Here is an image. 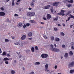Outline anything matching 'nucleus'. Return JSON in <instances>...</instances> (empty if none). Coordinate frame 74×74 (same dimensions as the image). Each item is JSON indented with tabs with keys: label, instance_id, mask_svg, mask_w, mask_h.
I'll return each mask as SVG.
<instances>
[{
	"label": "nucleus",
	"instance_id": "obj_1",
	"mask_svg": "<svg viewBox=\"0 0 74 74\" xmlns=\"http://www.w3.org/2000/svg\"><path fill=\"white\" fill-rule=\"evenodd\" d=\"M66 11L65 10H61V12L60 13H57V15H62V16H64V15H65L64 14V12H66Z\"/></svg>",
	"mask_w": 74,
	"mask_h": 74
},
{
	"label": "nucleus",
	"instance_id": "obj_2",
	"mask_svg": "<svg viewBox=\"0 0 74 74\" xmlns=\"http://www.w3.org/2000/svg\"><path fill=\"white\" fill-rule=\"evenodd\" d=\"M52 51L53 52H60V50L56 48H53V49H51Z\"/></svg>",
	"mask_w": 74,
	"mask_h": 74
},
{
	"label": "nucleus",
	"instance_id": "obj_3",
	"mask_svg": "<svg viewBox=\"0 0 74 74\" xmlns=\"http://www.w3.org/2000/svg\"><path fill=\"white\" fill-rule=\"evenodd\" d=\"M48 56V55L47 54H42L41 55V57L42 58H47Z\"/></svg>",
	"mask_w": 74,
	"mask_h": 74
},
{
	"label": "nucleus",
	"instance_id": "obj_4",
	"mask_svg": "<svg viewBox=\"0 0 74 74\" xmlns=\"http://www.w3.org/2000/svg\"><path fill=\"white\" fill-rule=\"evenodd\" d=\"M36 1L34 0H32V2L30 4V5H31L32 7H34V3Z\"/></svg>",
	"mask_w": 74,
	"mask_h": 74
},
{
	"label": "nucleus",
	"instance_id": "obj_5",
	"mask_svg": "<svg viewBox=\"0 0 74 74\" xmlns=\"http://www.w3.org/2000/svg\"><path fill=\"white\" fill-rule=\"evenodd\" d=\"M59 3V2H55L54 3H53V6H56V7H58V5Z\"/></svg>",
	"mask_w": 74,
	"mask_h": 74
},
{
	"label": "nucleus",
	"instance_id": "obj_6",
	"mask_svg": "<svg viewBox=\"0 0 74 74\" xmlns=\"http://www.w3.org/2000/svg\"><path fill=\"white\" fill-rule=\"evenodd\" d=\"M74 65V62H72L71 63L69 64V66L71 67H73Z\"/></svg>",
	"mask_w": 74,
	"mask_h": 74
},
{
	"label": "nucleus",
	"instance_id": "obj_7",
	"mask_svg": "<svg viewBox=\"0 0 74 74\" xmlns=\"http://www.w3.org/2000/svg\"><path fill=\"white\" fill-rule=\"evenodd\" d=\"M51 7V5H48L47 6H44L43 9H49Z\"/></svg>",
	"mask_w": 74,
	"mask_h": 74
},
{
	"label": "nucleus",
	"instance_id": "obj_8",
	"mask_svg": "<svg viewBox=\"0 0 74 74\" xmlns=\"http://www.w3.org/2000/svg\"><path fill=\"white\" fill-rule=\"evenodd\" d=\"M26 36L25 35H23L22 37H21V39L22 40H25V38H26Z\"/></svg>",
	"mask_w": 74,
	"mask_h": 74
},
{
	"label": "nucleus",
	"instance_id": "obj_9",
	"mask_svg": "<svg viewBox=\"0 0 74 74\" xmlns=\"http://www.w3.org/2000/svg\"><path fill=\"white\" fill-rule=\"evenodd\" d=\"M47 19H49L51 18V16L49 14H48L47 15Z\"/></svg>",
	"mask_w": 74,
	"mask_h": 74
},
{
	"label": "nucleus",
	"instance_id": "obj_10",
	"mask_svg": "<svg viewBox=\"0 0 74 74\" xmlns=\"http://www.w3.org/2000/svg\"><path fill=\"white\" fill-rule=\"evenodd\" d=\"M5 15V13L4 12H0V16H4Z\"/></svg>",
	"mask_w": 74,
	"mask_h": 74
},
{
	"label": "nucleus",
	"instance_id": "obj_11",
	"mask_svg": "<svg viewBox=\"0 0 74 74\" xmlns=\"http://www.w3.org/2000/svg\"><path fill=\"white\" fill-rule=\"evenodd\" d=\"M28 34L29 37H32L33 35V34L32 33V32H30Z\"/></svg>",
	"mask_w": 74,
	"mask_h": 74
},
{
	"label": "nucleus",
	"instance_id": "obj_12",
	"mask_svg": "<svg viewBox=\"0 0 74 74\" xmlns=\"http://www.w3.org/2000/svg\"><path fill=\"white\" fill-rule=\"evenodd\" d=\"M27 15L28 16H31V12H27Z\"/></svg>",
	"mask_w": 74,
	"mask_h": 74
},
{
	"label": "nucleus",
	"instance_id": "obj_13",
	"mask_svg": "<svg viewBox=\"0 0 74 74\" xmlns=\"http://www.w3.org/2000/svg\"><path fill=\"white\" fill-rule=\"evenodd\" d=\"M70 16H69V17L68 19H67L66 21V22L68 21H70V18H72L71 14H70Z\"/></svg>",
	"mask_w": 74,
	"mask_h": 74
},
{
	"label": "nucleus",
	"instance_id": "obj_14",
	"mask_svg": "<svg viewBox=\"0 0 74 74\" xmlns=\"http://www.w3.org/2000/svg\"><path fill=\"white\" fill-rule=\"evenodd\" d=\"M68 53H65L64 55V57L65 58H68Z\"/></svg>",
	"mask_w": 74,
	"mask_h": 74
},
{
	"label": "nucleus",
	"instance_id": "obj_15",
	"mask_svg": "<svg viewBox=\"0 0 74 74\" xmlns=\"http://www.w3.org/2000/svg\"><path fill=\"white\" fill-rule=\"evenodd\" d=\"M40 64V63L39 62H36L34 63V65H39V64Z\"/></svg>",
	"mask_w": 74,
	"mask_h": 74
},
{
	"label": "nucleus",
	"instance_id": "obj_16",
	"mask_svg": "<svg viewBox=\"0 0 74 74\" xmlns=\"http://www.w3.org/2000/svg\"><path fill=\"white\" fill-rule=\"evenodd\" d=\"M30 22L32 23H36V21L34 20H31L30 21Z\"/></svg>",
	"mask_w": 74,
	"mask_h": 74
},
{
	"label": "nucleus",
	"instance_id": "obj_17",
	"mask_svg": "<svg viewBox=\"0 0 74 74\" xmlns=\"http://www.w3.org/2000/svg\"><path fill=\"white\" fill-rule=\"evenodd\" d=\"M60 40V39L58 38H56L55 39V40L56 41H59Z\"/></svg>",
	"mask_w": 74,
	"mask_h": 74
},
{
	"label": "nucleus",
	"instance_id": "obj_18",
	"mask_svg": "<svg viewBox=\"0 0 74 74\" xmlns=\"http://www.w3.org/2000/svg\"><path fill=\"white\" fill-rule=\"evenodd\" d=\"M9 60V58H5L3 59V60L4 61H7V60Z\"/></svg>",
	"mask_w": 74,
	"mask_h": 74
},
{
	"label": "nucleus",
	"instance_id": "obj_19",
	"mask_svg": "<svg viewBox=\"0 0 74 74\" xmlns=\"http://www.w3.org/2000/svg\"><path fill=\"white\" fill-rule=\"evenodd\" d=\"M14 1H15V0H12V6H14V5H15V3H14Z\"/></svg>",
	"mask_w": 74,
	"mask_h": 74
},
{
	"label": "nucleus",
	"instance_id": "obj_20",
	"mask_svg": "<svg viewBox=\"0 0 74 74\" xmlns=\"http://www.w3.org/2000/svg\"><path fill=\"white\" fill-rule=\"evenodd\" d=\"M50 46L51 47V48H50V49L51 50V51H52V49H53V48H53V45H50Z\"/></svg>",
	"mask_w": 74,
	"mask_h": 74
},
{
	"label": "nucleus",
	"instance_id": "obj_21",
	"mask_svg": "<svg viewBox=\"0 0 74 74\" xmlns=\"http://www.w3.org/2000/svg\"><path fill=\"white\" fill-rule=\"evenodd\" d=\"M31 16H34L35 15V13L34 12H31Z\"/></svg>",
	"mask_w": 74,
	"mask_h": 74
},
{
	"label": "nucleus",
	"instance_id": "obj_22",
	"mask_svg": "<svg viewBox=\"0 0 74 74\" xmlns=\"http://www.w3.org/2000/svg\"><path fill=\"white\" fill-rule=\"evenodd\" d=\"M60 34H61V35H62V36H64V35H65L64 33L62 32H61Z\"/></svg>",
	"mask_w": 74,
	"mask_h": 74
},
{
	"label": "nucleus",
	"instance_id": "obj_23",
	"mask_svg": "<svg viewBox=\"0 0 74 74\" xmlns=\"http://www.w3.org/2000/svg\"><path fill=\"white\" fill-rule=\"evenodd\" d=\"M58 16L56 17L54 19V21H56L58 20Z\"/></svg>",
	"mask_w": 74,
	"mask_h": 74
},
{
	"label": "nucleus",
	"instance_id": "obj_24",
	"mask_svg": "<svg viewBox=\"0 0 74 74\" xmlns=\"http://www.w3.org/2000/svg\"><path fill=\"white\" fill-rule=\"evenodd\" d=\"M45 67L46 69H47L48 68V64H46L45 65Z\"/></svg>",
	"mask_w": 74,
	"mask_h": 74
},
{
	"label": "nucleus",
	"instance_id": "obj_25",
	"mask_svg": "<svg viewBox=\"0 0 74 74\" xmlns=\"http://www.w3.org/2000/svg\"><path fill=\"white\" fill-rule=\"evenodd\" d=\"M31 51L33 52H34V48L33 47H32L31 48Z\"/></svg>",
	"mask_w": 74,
	"mask_h": 74
},
{
	"label": "nucleus",
	"instance_id": "obj_26",
	"mask_svg": "<svg viewBox=\"0 0 74 74\" xmlns=\"http://www.w3.org/2000/svg\"><path fill=\"white\" fill-rule=\"evenodd\" d=\"M73 54V52L71 51H70L69 52V54L70 55V56H72Z\"/></svg>",
	"mask_w": 74,
	"mask_h": 74
},
{
	"label": "nucleus",
	"instance_id": "obj_27",
	"mask_svg": "<svg viewBox=\"0 0 74 74\" xmlns=\"http://www.w3.org/2000/svg\"><path fill=\"white\" fill-rule=\"evenodd\" d=\"M55 39V38L53 36H51V40L52 41H53L54 39Z\"/></svg>",
	"mask_w": 74,
	"mask_h": 74
},
{
	"label": "nucleus",
	"instance_id": "obj_28",
	"mask_svg": "<svg viewBox=\"0 0 74 74\" xmlns=\"http://www.w3.org/2000/svg\"><path fill=\"white\" fill-rule=\"evenodd\" d=\"M68 3H73V0H71L70 1H68Z\"/></svg>",
	"mask_w": 74,
	"mask_h": 74
},
{
	"label": "nucleus",
	"instance_id": "obj_29",
	"mask_svg": "<svg viewBox=\"0 0 74 74\" xmlns=\"http://www.w3.org/2000/svg\"><path fill=\"white\" fill-rule=\"evenodd\" d=\"M5 41L6 42H8L10 41V40L8 39H6L5 40Z\"/></svg>",
	"mask_w": 74,
	"mask_h": 74
},
{
	"label": "nucleus",
	"instance_id": "obj_30",
	"mask_svg": "<svg viewBox=\"0 0 74 74\" xmlns=\"http://www.w3.org/2000/svg\"><path fill=\"white\" fill-rule=\"evenodd\" d=\"M11 73L12 74H14L15 73V71L12 70L11 71Z\"/></svg>",
	"mask_w": 74,
	"mask_h": 74
},
{
	"label": "nucleus",
	"instance_id": "obj_31",
	"mask_svg": "<svg viewBox=\"0 0 74 74\" xmlns=\"http://www.w3.org/2000/svg\"><path fill=\"white\" fill-rule=\"evenodd\" d=\"M3 56H4V55H6V53L5 51H4L2 54Z\"/></svg>",
	"mask_w": 74,
	"mask_h": 74
},
{
	"label": "nucleus",
	"instance_id": "obj_32",
	"mask_svg": "<svg viewBox=\"0 0 74 74\" xmlns=\"http://www.w3.org/2000/svg\"><path fill=\"white\" fill-rule=\"evenodd\" d=\"M69 0H65L64 1H62V2H63V3H67V1H69Z\"/></svg>",
	"mask_w": 74,
	"mask_h": 74
},
{
	"label": "nucleus",
	"instance_id": "obj_33",
	"mask_svg": "<svg viewBox=\"0 0 74 74\" xmlns=\"http://www.w3.org/2000/svg\"><path fill=\"white\" fill-rule=\"evenodd\" d=\"M71 13V11H68L67 13V15H69V14H70Z\"/></svg>",
	"mask_w": 74,
	"mask_h": 74
},
{
	"label": "nucleus",
	"instance_id": "obj_34",
	"mask_svg": "<svg viewBox=\"0 0 74 74\" xmlns=\"http://www.w3.org/2000/svg\"><path fill=\"white\" fill-rule=\"evenodd\" d=\"M62 47L63 48H66V46L64 45H63L62 46Z\"/></svg>",
	"mask_w": 74,
	"mask_h": 74
},
{
	"label": "nucleus",
	"instance_id": "obj_35",
	"mask_svg": "<svg viewBox=\"0 0 74 74\" xmlns=\"http://www.w3.org/2000/svg\"><path fill=\"white\" fill-rule=\"evenodd\" d=\"M43 37L45 39H48V37H46L45 35H44Z\"/></svg>",
	"mask_w": 74,
	"mask_h": 74
},
{
	"label": "nucleus",
	"instance_id": "obj_36",
	"mask_svg": "<svg viewBox=\"0 0 74 74\" xmlns=\"http://www.w3.org/2000/svg\"><path fill=\"white\" fill-rule=\"evenodd\" d=\"M71 45L72 46H74V43L73 42H71Z\"/></svg>",
	"mask_w": 74,
	"mask_h": 74
},
{
	"label": "nucleus",
	"instance_id": "obj_37",
	"mask_svg": "<svg viewBox=\"0 0 74 74\" xmlns=\"http://www.w3.org/2000/svg\"><path fill=\"white\" fill-rule=\"evenodd\" d=\"M74 72V70H71L70 71V73H71H71H73Z\"/></svg>",
	"mask_w": 74,
	"mask_h": 74
},
{
	"label": "nucleus",
	"instance_id": "obj_38",
	"mask_svg": "<svg viewBox=\"0 0 74 74\" xmlns=\"http://www.w3.org/2000/svg\"><path fill=\"white\" fill-rule=\"evenodd\" d=\"M15 44L16 45H20V44L18 42L16 43Z\"/></svg>",
	"mask_w": 74,
	"mask_h": 74
},
{
	"label": "nucleus",
	"instance_id": "obj_39",
	"mask_svg": "<svg viewBox=\"0 0 74 74\" xmlns=\"http://www.w3.org/2000/svg\"><path fill=\"white\" fill-rule=\"evenodd\" d=\"M26 25L27 26H30V24H29V23H27Z\"/></svg>",
	"mask_w": 74,
	"mask_h": 74
},
{
	"label": "nucleus",
	"instance_id": "obj_40",
	"mask_svg": "<svg viewBox=\"0 0 74 74\" xmlns=\"http://www.w3.org/2000/svg\"><path fill=\"white\" fill-rule=\"evenodd\" d=\"M5 64H8L9 63L8 62V61H6L5 62Z\"/></svg>",
	"mask_w": 74,
	"mask_h": 74
},
{
	"label": "nucleus",
	"instance_id": "obj_41",
	"mask_svg": "<svg viewBox=\"0 0 74 74\" xmlns=\"http://www.w3.org/2000/svg\"><path fill=\"white\" fill-rule=\"evenodd\" d=\"M11 37H12V39H14L15 38V36H11Z\"/></svg>",
	"mask_w": 74,
	"mask_h": 74
},
{
	"label": "nucleus",
	"instance_id": "obj_42",
	"mask_svg": "<svg viewBox=\"0 0 74 74\" xmlns=\"http://www.w3.org/2000/svg\"><path fill=\"white\" fill-rule=\"evenodd\" d=\"M71 5H72L71 4H69L68 5V7H71Z\"/></svg>",
	"mask_w": 74,
	"mask_h": 74
},
{
	"label": "nucleus",
	"instance_id": "obj_43",
	"mask_svg": "<svg viewBox=\"0 0 74 74\" xmlns=\"http://www.w3.org/2000/svg\"><path fill=\"white\" fill-rule=\"evenodd\" d=\"M35 49L36 50H38V47L37 46H36L35 47Z\"/></svg>",
	"mask_w": 74,
	"mask_h": 74
},
{
	"label": "nucleus",
	"instance_id": "obj_44",
	"mask_svg": "<svg viewBox=\"0 0 74 74\" xmlns=\"http://www.w3.org/2000/svg\"><path fill=\"white\" fill-rule=\"evenodd\" d=\"M58 30V28H54V30L55 31H57V30Z\"/></svg>",
	"mask_w": 74,
	"mask_h": 74
},
{
	"label": "nucleus",
	"instance_id": "obj_45",
	"mask_svg": "<svg viewBox=\"0 0 74 74\" xmlns=\"http://www.w3.org/2000/svg\"><path fill=\"white\" fill-rule=\"evenodd\" d=\"M26 27V25L25 24H24V25H23V28H25V27Z\"/></svg>",
	"mask_w": 74,
	"mask_h": 74
},
{
	"label": "nucleus",
	"instance_id": "obj_46",
	"mask_svg": "<svg viewBox=\"0 0 74 74\" xmlns=\"http://www.w3.org/2000/svg\"><path fill=\"white\" fill-rule=\"evenodd\" d=\"M18 16V15L17 14H14V16Z\"/></svg>",
	"mask_w": 74,
	"mask_h": 74
},
{
	"label": "nucleus",
	"instance_id": "obj_47",
	"mask_svg": "<svg viewBox=\"0 0 74 74\" xmlns=\"http://www.w3.org/2000/svg\"><path fill=\"white\" fill-rule=\"evenodd\" d=\"M34 73V72H32L31 73H29V74H33Z\"/></svg>",
	"mask_w": 74,
	"mask_h": 74
},
{
	"label": "nucleus",
	"instance_id": "obj_48",
	"mask_svg": "<svg viewBox=\"0 0 74 74\" xmlns=\"http://www.w3.org/2000/svg\"><path fill=\"white\" fill-rule=\"evenodd\" d=\"M54 68L55 69H57V65L55 66H54Z\"/></svg>",
	"mask_w": 74,
	"mask_h": 74
},
{
	"label": "nucleus",
	"instance_id": "obj_49",
	"mask_svg": "<svg viewBox=\"0 0 74 74\" xmlns=\"http://www.w3.org/2000/svg\"><path fill=\"white\" fill-rule=\"evenodd\" d=\"M51 12H53V9H51Z\"/></svg>",
	"mask_w": 74,
	"mask_h": 74
},
{
	"label": "nucleus",
	"instance_id": "obj_50",
	"mask_svg": "<svg viewBox=\"0 0 74 74\" xmlns=\"http://www.w3.org/2000/svg\"><path fill=\"white\" fill-rule=\"evenodd\" d=\"M1 10H2V11H3V10H4V8H3V7H1Z\"/></svg>",
	"mask_w": 74,
	"mask_h": 74
},
{
	"label": "nucleus",
	"instance_id": "obj_51",
	"mask_svg": "<svg viewBox=\"0 0 74 74\" xmlns=\"http://www.w3.org/2000/svg\"><path fill=\"white\" fill-rule=\"evenodd\" d=\"M73 25H70L71 28H73Z\"/></svg>",
	"mask_w": 74,
	"mask_h": 74
},
{
	"label": "nucleus",
	"instance_id": "obj_52",
	"mask_svg": "<svg viewBox=\"0 0 74 74\" xmlns=\"http://www.w3.org/2000/svg\"><path fill=\"white\" fill-rule=\"evenodd\" d=\"M74 46H71L72 49H74Z\"/></svg>",
	"mask_w": 74,
	"mask_h": 74
},
{
	"label": "nucleus",
	"instance_id": "obj_53",
	"mask_svg": "<svg viewBox=\"0 0 74 74\" xmlns=\"http://www.w3.org/2000/svg\"><path fill=\"white\" fill-rule=\"evenodd\" d=\"M29 50H26V52L27 53H28V52H29Z\"/></svg>",
	"mask_w": 74,
	"mask_h": 74
},
{
	"label": "nucleus",
	"instance_id": "obj_54",
	"mask_svg": "<svg viewBox=\"0 0 74 74\" xmlns=\"http://www.w3.org/2000/svg\"><path fill=\"white\" fill-rule=\"evenodd\" d=\"M71 16H72V18H73V19H74V16H73V15H71Z\"/></svg>",
	"mask_w": 74,
	"mask_h": 74
},
{
	"label": "nucleus",
	"instance_id": "obj_55",
	"mask_svg": "<svg viewBox=\"0 0 74 74\" xmlns=\"http://www.w3.org/2000/svg\"><path fill=\"white\" fill-rule=\"evenodd\" d=\"M43 19L44 20H45V21H46L47 20V18H45V17L43 18Z\"/></svg>",
	"mask_w": 74,
	"mask_h": 74
},
{
	"label": "nucleus",
	"instance_id": "obj_56",
	"mask_svg": "<svg viewBox=\"0 0 74 74\" xmlns=\"http://www.w3.org/2000/svg\"><path fill=\"white\" fill-rule=\"evenodd\" d=\"M22 57V56L20 55V56L19 57V58L20 59Z\"/></svg>",
	"mask_w": 74,
	"mask_h": 74
},
{
	"label": "nucleus",
	"instance_id": "obj_57",
	"mask_svg": "<svg viewBox=\"0 0 74 74\" xmlns=\"http://www.w3.org/2000/svg\"><path fill=\"white\" fill-rule=\"evenodd\" d=\"M14 62L15 63H16V60H14Z\"/></svg>",
	"mask_w": 74,
	"mask_h": 74
},
{
	"label": "nucleus",
	"instance_id": "obj_58",
	"mask_svg": "<svg viewBox=\"0 0 74 74\" xmlns=\"http://www.w3.org/2000/svg\"><path fill=\"white\" fill-rule=\"evenodd\" d=\"M58 26H61V25L59 24H58Z\"/></svg>",
	"mask_w": 74,
	"mask_h": 74
},
{
	"label": "nucleus",
	"instance_id": "obj_59",
	"mask_svg": "<svg viewBox=\"0 0 74 74\" xmlns=\"http://www.w3.org/2000/svg\"><path fill=\"white\" fill-rule=\"evenodd\" d=\"M44 23L42 22H41L40 23V24H41L42 25H44Z\"/></svg>",
	"mask_w": 74,
	"mask_h": 74
},
{
	"label": "nucleus",
	"instance_id": "obj_60",
	"mask_svg": "<svg viewBox=\"0 0 74 74\" xmlns=\"http://www.w3.org/2000/svg\"><path fill=\"white\" fill-rule=\"evenodd\" d=\"M12 58H9V60H12Z\"/></svg>",
	"mask_w": 74,
	"mask_h": 74
},
{
	"label": "nucleus",
	"instance_id": "obj_61",
	"mask_svg": "<svg viewBox=\"0 0 74 74\" xmlns=\"http://www.w3.org/2000/svg\"><path fill=\"white\" fill-rule=\"evenodd\" d=\"M28 9L29 10H32V9L30 8H29Z\"/></svg>",
	"mask_w": 74,
	"mask_h": 74
},
{
	"label": "nucleus",
	"instance_id": "obj_62",
	"mask_svg": "<svg viewBox=\"0 0 74 74\" xmlns=\"http://www.w3.org/2000/svg\"><path fill=\"white\" fill-rule=\"evenodd\" d=\"M19 25V26H20V27H21V24L20 23H19L18 24Z\"/></svg>",
	"mask_w": 74,
	"mask_h": 74
},
{
	"label": "nucleus",
	"instance_id": "obj_63",
	"mask_svg": "<svg viewBox=\"0 0 74 74\" xmlns=\"http://www.w3.org/2000/svg\"><path fill=\"white\" fill-rule=\"evenodd\" d=\"M7 56L10 57V54H8L7 55Z\"/></svg>",
	"mask_w": 74,
	"mask_h": 74
},
{
	"label": "nucleus",
	"instance_id": "obj_64",
	"mask_svg": "<svg viewBox=\"0 0 74 74\" xmlns=\"http://www.w3.org/2000/svg\"><path fill=\"white\" fill-rule=\"evenodd\" d=\"M54 46H55V48H56V44H54Z\"/></svg>",
	"mask_w": 74,
	"mask_h": 74
}]
</instances>
